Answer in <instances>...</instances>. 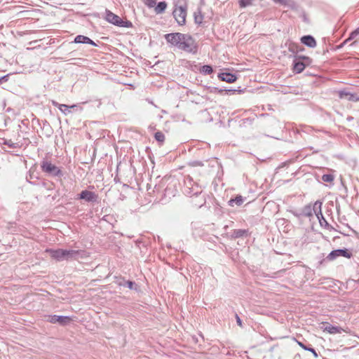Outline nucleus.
<instances>
[{
	"label": "nucleus",
	"mask_w": 359,
	"mask_h": 359,
	"mask_svg": "<svg viewBox=\"0 0 359 359\" xmlns=\"http://www.w3.org/2000/svg\"><path fill=\"white\" fill-rule=\"evenodd\" d=\"M168 43L177 47L179 49L189 53H196L197 46L194 39L189 34L182 33H170L165 35Z\"/></svg>",
	"instance_id": "nucleus-1"
},
{
	"label": "nucleus",
	"mask_w": 359,
	"mask_h": 359,
	"mask_svg": "<svg viewBox=\"0 0 359 359\" xmlns=\"http://www.w3.org/2000/svg\"><path fill=\"white\" fill-rule=\"evenodd\" d=\"M46 252L49 253L50 257L58 261L78 259L86 257V252L83 250H67V249H47Z\"/></svg>",
	"instance_id": "nucleus-2"
},
{
	"label": "nucleus",
	"mask_w": 359,
	"mask_h": 359,
	"mask_svg": "<svg viewBox=\"0 0 359 359\" xmlns=\"http://www.w3.org/2000/svg\"><path fill=\"white\" fill-rule=\"evenodd\" d=\"M41 168L43 172L53 177H62L63 173L62 170L50 161L43 160L41 163Z\"/></svg>",
	"instance_id": "nucleus-3"
},
{
	"label": "nucleus",
	"mask_w": 359,
	"mask_h": 359,
	"mask_svg": "<svg viewBox=\"0 0 359 359\" xmlns=\"http://www.w3.org/2000/svg\"><path fill=\"white\" fill-rule=\"evenodd\" d=\"M106 20L109 22L121 27H130L132 25L130 22L123 21L119 16L109 11L106 13Z\"/></svg>",
	"instance_id": "nucleus-4"
},
{
	"label": "nucleus",
	"mask_w": 359,
	"mask_h": 359,
	"mask_svg": "<svg viewBox=\"0 0 359 359\" xmlns=\"http://www.w3.org/2000/svg\"><path fill=\"white\" fill-rule=\"evenodd\" d=\"M173 16L180 25L186 22L187 7L185 6H177L173 11Z\"/></svg>",
	"instance_id": "nucleus-5"
},
{
	"label": "nucleus",
	"mask_w": 359,
	"mask_h": 359,
	"mask_svg": "<svg viewBox=\"0 0 359 359\" xmlns=\"http://www.w3.org/2000/svg\"><path fill=\"white\" fill-rule=\"evenodd\" d=\"M320 327L323 332H327L332 334H340L342 332H348L346 330H344L342 327L334 326L327 322H323L320 324Z\"/></svg>",
	"instance_id": "nucleus-6"
},
{
	"label": "nucleus",
	"mask_w": 359,
	"mask_h": 359,
	"mask_svg": "<svg viewBox=\"0 0 359 359\" xmlns=\"http://www.w3.org/2000/svg\"><path fill=\"white\" fill-rule=\"evenodd\" d=\"M351 254L346 249H338L335 250H332L327 256V259L330 260H333L338 257H344L347 258H350Z\"/></svg>",
	"instance_id": "nucleus-7"
},
{
	"label": "nucleus",
	"mask_w": 359,
	"mask_h": 359,
	"mask_svg": "<svg viewBox=\"0 0 359 359\" xmlns=\"http://www.w3.org/2000/svg\"><path fill=\"white\" fill-rule=\"evenodd\" d=\"M48 320L51 323H58L60 325H65L70 323L71 318L68 316L53 315L49 316Z\"/></svg>",
	"instance_id": "nucleus-8"
},
{
	"label": "nucleus",
	"mask_w": 359,
	"mask_h": 359,
	"mask_svg": "<svg viewBox=\"0 0 359 359\" xmlns=\"http://www.w3.org/2000/svg\"><path fill=\"white\" fill-rule=\"evenodd\" d=\"M339 97L341 99H344L348 101H358L359 96L357 94L351 93L346 90L339 91Z\"/></svg>",
	"instance_id": "nucleus-9"
},
{
	"label": "nucleus",
	"mask_w": 359,
	"mask_h": 359,
	"mask_svg": "<svg viewBox=\"0 0 359 359\" xmlns=\"http://www.w3.org/2000/svg\"><path fill=\"white\" fill-rule=\"evenodd\" d=\"M97 195L92 191L84 190L79 194V198L83 199L88 202L95 201L97 200Z\"/></svg>",
	"instance_id": "nucleus-10"
},
{
	"label": "nucleus",
	"mask_w": 359,
	"mask_h": 359,
	"mask_svg": "<svg viewBox=\"0 0 359 359\" xmlns=\"http://www.w3.org/2000/svg\"><path fill=\"white\" fill-rule=\"evenodd\" d=\"M74 42L76 43H86L96 46V43L91 40L89 37L83 35H78L74 39Z\"/></svg>",
	"instance_id": "nucleus-11"
},
{
	"label": "nucleus",
	"mask_w": 359,
	"mask_h": 359,
	"mask_svg": "<svg viewBox=\"0 0 359 359\" xmlns=\"http://www.w3.org/2000/svg\"><path fill=\"white\" fill-rule=\"evenodd\" d=\"M188 184H191V182L189 181L187 182ZM186 194L189 195V196H198V194H201L202 189L199 187L198 186H196L195 187H189L187 186V189L185 191Z\"/></svg>",
	"instance_id": "nucleus-12"
},
{
	"label": "nucleus",
	"mask_w": 359,
	"mask_h": 359,
	"mask_svg": "<svg viewBox=\"0 0 359 359\" xmlns=\"http://www.w3.org/2000/svg\"><path fill=\"white\" fill-rule=\"evenodd\" d=\"M301 41L302 43L310 48H314L316 46V41L315 39L310 35L302 36L301 38Z\"/></svg>",
	"instance_id": "nucleus-13"
},
{
	"label": "nucleus",
	"mask_w": 359,
	"mask_h": 359,
	"mask_svg": "<svg viewBox=\"0 0 359 359\" xmlns=\"http://www.w3.org/2000/svg\"><path fill=\"white\" fill-rule=\"evenodd\" d=\"M218 77L222 81H226L229 83L234 82L237 79L236 75L231 74V73H226V72L220 73L218 75Z\"/></svg>",
	"instance_id": "nucleus-14"
},
{
	"label": "nucleus",
	"mask_w": 359,
	"mask_h": 359,
	"mask_svg": "<svg viewBox=\"0 0 359 359\" xmlns=\"http://www.w3.org/2000/svg\"><path fill=\"white\" fill-rule=\"evenodd\" d=\"M245 201V198L242 196H237L235 198H231L229 201L228 203L230 206H234L236 205L238 206L241 205Z\"/></svg>",
	"instance_id": "nucleus-15"
},
{
	"label": "nucleus",
	"mask_w": 359,
	"mask_h": 359,
	"mask_svg": "<svg viewBox=\"0 0 359 359\" xmlns=\"http://www.w3.org/2000/svg\"><path fill=\"white\" fill-rule=\"evenodd\" d=\"M167 8V4L165 1H161L155 6V12L157 14L162 13L165 11Z\"/></svg>",
	"instance_id": "nucleus-16"
},
{
	"label": "nucleus",
	"mask_w": 359,
	"mask_h": 359,
	"mask_svg": "<svg viewBox=\"0 0 359 359\" xmlns=\"http://www.w3.org/2000/svg\"><path fill=\"white\" fill-rule=\"evenodd\" d=\"M305 68L304 64L301 61H294V71L296 73H301Z\"/></svg>",
	"instance_id": "nucleus-17"
},
{
	"label": "nucleus",
	"mask_w": 359,
	"mask_h": 359,
	"mask_svg": "<svg viewBox=\"0 0 359 359\" xmlns=\"http://www.w3.org/2000/svg\"><path fill=\"white\" fill-rule=\"evenodd\" d=\"M53 104L55 107H57L63 114L67 115V112L65 111H63V108H65L66 109H69V105L64 104H59L58 102L55 101H52Z\"/></svg>",
	"instance_id": "nucleus-18"
},
{
	"label": "nucleus",
	"mask_w": 359,
	"mask_h": 359,
	"mask_svg": "<svg viewBox=\"0 0 359 359\" xmlns=\"http://www.w3.org/2000/svg\"><path fill=\"white\" fill-rule=\"evenodd\" d=\"M212 71H213L212 68L210 65H203L201 68V72L205 75L210 74L212 72Z\"/></svg>",
	"instance_id": "nucleus-19"
},
{
	"label": "nucleus",
	"mask_w": 359,
	"mask_h": 359,
	"mask_svg": "<svg viewBox=\"0 0 359 359\" xmlns=\"http://www.w3.org/2000/svg\"><path fill=\"white\" fill-rule=\"evenodd\" d=\"M254 0H239L238 4L241 8H245L252 5Z\"/></svg>",
	"instance_id": "nucleus-20"
},
{
	"label": "nucleus",
	"mask_w": 359,
	"mask_h": 359,
	"mask_svg": "<svg viewBox=\"0 0 359 359\" xmlns=\"http://www.w3.org/2000/svg\"><path fill=\"white\" fill-rule=\"evenodd\" d=\"M334 177L332 174H325L322 176V180L325 182H332Z\"/></svg>",
	"instance_id": "nucleus-21"
},
{
	"label": "nucleus",
	"mask_w": 359,
	"mask_h": 359,
	"mask_svg": "<svg viewBox=\"0 0 359 359\" xmlns=\"http://www.w3.org/2000/svg\"><path fill=\"white\" fill-rule=\"evenodd\" d=\"M154 137L158 142H163L165 140V135L161 132H156Z\"/></svg>",
	"instance_id": "nucleus-22"
},
{
	"label": "nucleus",
	"mask_w": 359,
	"mask_h": 359,
	"mask_svg": "<svg viewBox=\"0 0 359 359\" xmlns=\"http://www.w3.org/2000/svg\"><path fill=\"white\" fill-rule=\"evenodd\" d=\"M194 20H195L196 23H197V24L202 23L203 16L200 11H198V13L196 12L194 13Z\"/></svg>",
	"instance_id": "nucleus-23"
},
{
	"label": "nucleus",
	"mask_w": 359,
	"mask_h": 359,
	"mask_svg": "<svg viewBox=\"0 0 359 359\" xmlns=\"http://www.w3.org/2000/svg\"><path fill=\"white\" fill-rule=\"evenodd\" d=\"M145 5L149 8H154L156 4V0H144Z\"/></svg>",
	"instance_id": "nucleus-24"
},
{
	"label": "nucleus",
	"mask_w": 359,
	"mask_h": 359,
	"mask_svg": "<svg viewBox=\"0 0 359 359\" xmlns=\"http://www.w3.org/2000/svg\"><path fill=\"white\" fill-rule=\"evenodd\" d=\"M358 34H359V27L351 34L349 38L346 41V42L355 39Z\"/></svg>",
	"instance_id": "nucleus-25"
},
{
	"label": "nucleus",
	"mask_w": 359,
	"mask_h": 359,
	"mask_svg": "<svg viewBox=\"0 0 359 359\" xmlns=\"http://www.w3.org/2000/svg\"><path fill=\"white\" fill-rule=\"evenodd\" d=\"M275 3L285 5L287 4L288 0H273Z\"/></svg>",
	"instance_id": "nucleus-26"
},
{
	"label": "nucleus",
	"mask_w": 359,
	"mask_h": 359,
	"mask_svg": "<svg viewBox=\"0 0 359 359\" xmlns=\"http://www.w3.org/2000/svg\"><path fill=\"white\" fill-rule=\"evenodd\" d=\"M308 351H310L311 353H312L313 354V355L317 358L318 357V353H316V351H315L314 348H309L307 349Z\"/></svg>",
	"instance_id": "nucleus-27"
},
{
	"label": "nucleus",
	"mask_w": 359,
	"mask_h": 359,
	"mask_svg": "<svg viewBox=\"0 0 359 359\" xmlns=\"http://www.w3.org/2000/svg\"><path fill=\"white\" fill-rule=\"evenodd\" d=\"M299 346L300 347H302L303 349L307 351V349L309 348V347H307L306 346H305L302 342H300V341H297Z\"/></svg>",
	"instance_id": "nucleus-28"
},
{
	"label": "nucleus",
	"mask_w": 359,
	"mask_h": 359,
	"mask_svg": "<svg viewBox=\"0 0 359 359\" xmlns=\"http://www.w3.org/2000/svg\"><path fill=\"white\" fill-rule=\"evenodd\" d=\"M126 285H127L128 287H129L130 289H133V285H134V283L132 282V281H128L126 283Z\"/></svg>",
	"instance_id": "nucleus-29"
},
{
	"label": "nucleus",
	"mask_w": 359,
	"mask_h": 359,
	"mask_svg": "<svg viewBox=\"0 0 359 359\" xmlns=\"http://www.w3.org/2000/svg\"><path fill=\"white\" fill-rule=\"evenodd\" d=\"M244 233V231H241V230H239L236 232V236L238 237V236H241L243 235V233Z\"/></svg>",
	"instance_id": "nucleus-30"
},
{
	"label": "nucleus",
	"mask_w": 359,
	"mask_h": 359,
	"mask_svg": "<svg viewBox=\"0 0 359 359\" xmlns=\"http://www.w3.org/2000/svg\"><path fill=\"white\" fill-rule=\"evenodd\" d=\"M236 320H237V323L239 325H241V320L240 319V318L238 316H236Z\"/></svg>",
	"instance_id": "nucleus-31"
},
{
	"label": "nucleus",
	"mask_w": 359,
	"mask_h": 359,
	"mask_svg": "<svg viewBox=\"0 0 359 359\" xmlns=\"http://www.w3.org/2000/svg\"><path fill=\"white\" fill-rule=\"evenodd\" d=\"M77 107H78V105H76V104H72L71 106H69V109H74Z\"/></svg>",
	"instance_id": "nucleus-32"
},
{
	"label": "nucleus",
	"mask_w": 359,
	"mask_h": 359,
	"mask_svg": "<svg viewBox=\"0 0 359 359\" xmlns=\"http://www.w3.org/2000/svg\"><path fill=\"white\" fill-rule=\"evenodd\" d=\"M63 111H65L67 112V114H69L70 112V111L69 110V109H66L65 108H63Z\"/></svg>",
	"instance_id": "nucleus-33"
}]
</instances>
